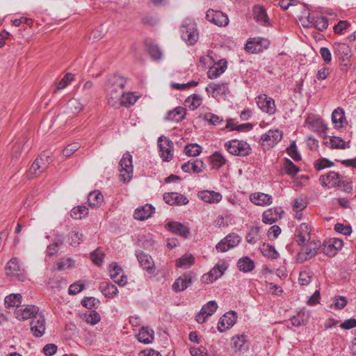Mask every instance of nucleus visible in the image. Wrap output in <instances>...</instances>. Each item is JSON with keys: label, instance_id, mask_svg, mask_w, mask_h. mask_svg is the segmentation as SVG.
Here are the masks:
<instances>
[{"label": "nucleus", "instance_id": "nucleus-25", "mask_svg": "<svg viewBox=\"0 0 356 356\" xmlns=\"http://www.w3.org/2000/svg\"><path fill=\"white\" fill-rule=\"evenodd\" d=\"M206 91L208 93H211L213 97L217 95H227L229 92L227 83H211L206 88Z\"/></svg>", "mask_w": 356, "mask_h": 356}, {"label": "nucleus", "instance_id": "nucleus-34", "mask_svg": "<svg viewBox=\"0 0 356 356\" xmlns=\"http://www.w3.org/2000/svg\"><path fill=\"white\" fill-rule=\"evenodd\" d=\"M99 289L105 297L109 298H114L118 293L117 286L111 282H103L100 284Z\"/></svg>", "mask_w": 356, "mask_h": 356}, {"label": "nucleus", "instance_id": "nucleus-3", "mask_svg": "<svg viewBox=\"0 0 356 356\" xmlns=\"http://www.w3.org/2000/svg\"><path fill=\"white\" fill-rule=\"evenodd\" d=\"M225 147L229 153L234 156H247L252 152L250 145L243 140H231L225 143Z\"/></svg>", "mask_w": 356, "mask_h": 356}, {"label": "nucleus", "instance_id": "nucleus-50", "mask_svg": "<svg viewBox=\"0 0 356 356\" xmlns=\"http://www.w3.org/2000/svg\"><path fill=\"white\" fill-rule=\"evenodd\" d=\"M211 162L213 167L218 169L225 164L226 159L220 152H215L211 156Z\"/></svg>", "mask_w": 356, "mask_h": 356}, {"label": "nucleus", "instance_id": "nucleus-30", "mask_svg": "<svg viewBox=\"0 0 356 356\" xmlns=\"http://www.w3.org/2000/svg\"><path fill=\"white\" fill-rule=\"evenodd\" d=\"M165 227L172 233L181 236L186 237L190 233L189 229L179 222H169Z\"/></svg>", "mask_w": 356, "mask_h": 356}, {"label": "nucleus", "instance_id": "nucleus-38", "mask_svg": "<svg viewBox=\"0 0 356 356\" xmlns=\"http://www.w3.org/2000/svg\"><path fill=\"white\" fill-rule=\"evenodd\" d=\"M238 269L243 273H248L254 268V262L249 257H243L237 262Z\"/></svg>", "mask_w": 356, "mask_h": 356}, {"label": "nucleus", "instance_id": "nucleus-16", "mask_svg": "<svg viewBox=\"0 0 356 356\" xmlns=\"http://www.w3.org/2000/svg\"><path fill=\"white\" fill-rule=\"evenodd\" d=\"M206 19L218 26H225L229 23L227 15L220 10H208Z\"/></svg>", "mask_w": 356, "mask_h": 356}, {"label": "nucleus", "instance_id": "nucleus-26", "mask_svg": "<svg viewBox=\"0 0 356 356\" xmlns=\"http://www.w3.org/2000/svg\"><path fill=\"white\" fill-rule=\"evenodd\" d=\"M154 211L155 208L152 204H146L144 206L136 209L134 217L136 220H145L151 217Z\"/></svg>", "mask_w": 356, "mask_h": 356}, {"label": "nucleus", "instance_id": "nucleus-35", "mask_svg": "<svg viewBox=\"0 0 356 356\" xmlns=\"http://www.w3.org/2000/svg\"><path fill=\"white\" fill-rule=\"evenodd\" d=\"M227 69V62L220 60L218 63L211 67L207 72V76L210 79H214L222 74Z\"/></svg>", "mask_w": 356, "mask_h": 356}, {"label": "nucleus", "instance_id": "nucleus-64", "mask_svg": "<svg viewBox=\"0 0 356 356\" xmlns=\"http://www.w3.org/2000/svg\"><path fill=\"white\" fill-rule=\"evenodd\" d=\"M104 257V254L99 249H97L90 253L91 260L98 266L101 265L103 262Z\"/></svg>", "mask_w": 356, "mask_h": 356}, {"label": "nucleus", "instance_id": "nucleus-55", "mask_svg": "<svg viewBox=\"0 0 356 356\" xmlns=\"http://www.w3.org/2000/svg\"><path fill=\"white\" fill-rule=\"evenodd\" d=\"M99 303V301L94 297H86L81 300L82 305L89 309L97 308Z\"/></svg>", "mask_w": 356, "mask_h": 356}, {"label": "nucleus", "instance_id": "nucleus-2", "mask_svg": "<svg viewBox=\"0 0 356 356\" xmlns=\"http://www.w3.org/2000/svg\"><path fill=\"white\" fill-rule=\"evenodd\" d=\"M181 38L189 45H194L199 38V32L195 22L191 19H186L181 26Z\"/></svg>", "mask_w": 356, "mask_h": 356}, {"label": "nucleus", "instance_id": "nucleus-40", "mask_svg": "<svg viewBox=\"0 0 356 356\" xmlns=\"http://www.w3.org/2000/svg\"><path fill=\"white\" fill-rule=\"evenodd\" d=\"M63 243V238L62 236L58 235L56 236L52 243L47 246V254L49 257H51L56 254L59 250V246L61 245Z\"/></svg>", "mask_w": 356, "mask_h": 356}, {"label": "nucleus", "instance_id": "nucleus-21", "mask_svg": "<svg viewBox=\"0 0 356 356\" xmlns=\"http://www.w3.org/2000/svg\"><path fill=\"white\" fill-rule=\"evenodd\" d=\"M108 270L110 277L114 282L121 286H124L127 284V278L126 275H122L119 279L117 277L118 275L122 273V268L118 265L117 263H111L109 265Z\"/></svg>", "mask_w": 356, "mask_h": 356}, {"label": "nucleus", "instance_id": "nucleus-59", "mask_svg": "<svg viewBox=\"0 0 356 356\" xmlns=\"http://www.w3.org/2000/svg\"><path fill=\"white\" fill-rule=\"evenodd\" d=\"M285 172L291 176L296 175L299 172V168L290 159H286L284 167Z\"/></svg>", "mask_w": 356, "mask_h": 356}, {"label": "nucleus", "instance_id": "nucleus-11", "mask_svg": "<svg viewBox=\"0 0 356 356\" xmlns=\"http://www.w3.org/2000/svg\"><path fill=\"white\" fill-rule=\"evenodd\" d=\"M283 137V132L280 129H270L260 138L261 145L267 147H273Z\"/></svg>", "mask_w": 356, "mask_h": 356}, {"label": "nucleus", "instance_id": "nucleus-54", "mask_svg": "<svg viewBox=\"0 0 356 356\" xmlns=\"http://www.w3.org/2000/svg\"><path fill=\"white\" fill-rule=\"evenodd\" d=\"M217 309V302L215 300H210L202 306L201 310L209 317L213 315Z\"/></svg>", "mask_w": 356, "mask_h": 356}, {"label": "nucleus", "instance_id": "nucleus-13", "mask_svg": "<svg viewBox=\"0 0 356 356\" xmlns=\"http://www.w3.org/2000/svg\"><path fill=\"white\" fill-rule=\"evenodd\" d=\"M31 330L35 337H42L46 330V320L42 313H39L35 318L32 319L31 323Z\"/></svg>", "mask_w": 356, "mask_h": 356}, {"label": "nucleus", "instance_id": "nucleus-56", "mask_svg": "<svg viewBox=\"0 0 356 356\" xmlns=\"http://www.w3.org/2000/svg\"><path fill=\"white\" fill-rule=\"evenodd\" d=\"M204 120L214 126L220 124L223 121L222 118L211 113H205L204 115Z\"/></svg>", "mask_w": 356, "mask_h": 356}, {"label": "nucleus", "instance_id": "nucleus-9", "mask_svg": "<svg viewBox=\"0 0 356 356\" xmlns=\"http://www.w3.org/2000/svg\"><path fill=\"white\" fill-rule=\"evenodd\" d=\"M195 278V274L193 271L184 273L175 280L172 289L176 293L182 292L193 284Z\"/></svg>", "mask_w": 356, "mask_h": 356}, {"label": "nucleus", "instance_id": "nucleus-18", "mask_svg": "<svg viewBox=\"0 0 356 356\" xmlns=\"http://www.w3.org/2000/svg\"><path fill=\"white\" fill-rule=\"evenodd\" d=\"M237 313L231 310L225 313L219 320L218 330L220 332L231 328L236 322Z\"/></svg>", "mask_w": 356, "mask_h": 356}, {"label": "nucleus", "instance_id": "nucleus-49", "mask_svg": "<svg viewBox=\"0 0 356 356\" xmlns=\"http://www.w3.org/2000/svg\"><path fill=\"white\" fill-rule=\"evenodd\" d=\"M82 318L91 325H95L100 321V315L95 310L86 312Z\"/></svg>", "mask_w": 356, "mask_h": 356}, {"label": "nucleus", "instance_id": "nucleus-61", "mask_svg": "<svg viewBox=\"0 0 356 356\" xmlns=\"http://www.w3.org/2000/svg\"><path fill=\"white\" fill-rule=\"evenodd\" d=\"M70 244L72 246H77L80 244L81 241H82L83 234L80 233L79 231L73 230L70 232Z\"/></svg>", "mask_w": 356, "mask_h": 356}, {"label": "nucleus", "instance_id": "nucleus-37", "mask_svg": "<svg viewBox=\"0 0 356 356\" xmlns=\"http://www.w3.org/2000/svg\"><path fill=\"white\" fill-rule=\"evenodd\" d=\"M136 257L143 269L147 271L153 269L154 261L149 255L141 251L136 252Z\"/></svg>", "mask_w": 356, "mask_h": 356}, {"label": "nucleus", "instance_id": "nucleus-44", "mask_svg": "<svg viewBox=\"0 0 356 356\" xmlns=\"http://www.w3.org/2000/svg\"><path fill=\"white\" fill-rule=\"evenodd\" d=\"M138 97L134 95L132 92L123 93L120 95L118 104H121L126 107H129L134 105L137 101Z\"/></svg>", "mask_w": 356, "mask_h": 356}, {"label": "nucleus", "instance_id": "nucleus-41", "mask_svg": "<svg viewBox=\"0 0 356 356\" xmlns=\"http://www.w3.org/2000/svg\"><path fill=\"white\" fill-rule=\"evenodd\" d=\"M308 122L312 130L318 132L323 136H325L327 127L321 119L317 118L310 120L309 118Z\"/></svg>", "mask_w": 356, "mask_h": 356}, {"label": "nucleus", "instance_id": "nucleus-52", "mask_svg": "<svg viewBox=\"0 0 356 356\" xmlns=\"http://www.w3.org/2000/svg\"><path fill=\"white\" fill-rule=\"evenodd\" d=\"M88 213V209L85 206H78L74 207L71 211L70 215L74 219H81Z\"/></svg>", "mask_w": 356, "mask_h": 356}, {"label": "nucleus", "instance_id": "nucleus-47", "mask_svg": "<svg viewBox=\"0 0 356 356\" xmlns=\"http://www.w3.org/2000/svg\"><path fill=\"white\" fill-rule=\"evenodd\" d=\"M22 296L19 293H13L5 298V305L6 307H19L22 303Z\"/></svg>", "mask_w": 356, "mask_h": 356}, {"label": "nucleus", "instance_id": "nucleus-60", "mask_svg": "<svg viewBox=\"0 0 356 356\" xmlns=\"http://www.w3.org/2000/svg\"><path fill=\"white\" fill-rule=\"evenodd\" d=\"M245 49L248 53L251 54H257L262 51V48L258 47V45H257L254 38H252L248 41V42L245 44Z\"/></svg>", "mask_w": 356, "mask_h": 356}, {"label": "nucleus", "instance_id": "nucleus-27", "mask_svg": "<svg viewBox=\"0 0 356 356\" xmlns=\"http://www.w3.org/2000/svg\"><path fill=\"white\" fill-rule=\"evenodd\" d=\"M232 344L235 352L244 353L247 351L249 348L247 336L245 334L232 337Z\"/></svg>", "mask_w": 356, "mask_h": 356}, {"label": "nucleus", "instance_id": "nucleus-29", "mask_svg": "<svg viewBox=\"0 0 356 356\" xmlns=\"http://www.w3.org/2000/svg\"><path fill=\"white\" fill-rule=\"evenodd\" d=\"M250 201L259 206H267L272 203V197L264 193H254L250 195Z\"/></svg>", "mask_w": 356, "mask_h": 356}, {"label": "nucleus", "instance_id": "nucleus-62", "mask_svg": "<svg viewBox=\"0 0 356 356\" xmlns=\"http://www.w3.org/2000/svg\"><path fill=\"white\" fill-rule=\"evenodd\" d=\"M288 154L296 161L301 160V156L298 153L296 143L293 141L286 149Z\"/></svg>", "mask_w": 356, "mask_h": 356}, {"label": "nucleus", "instance_id": "nucleus-48", "mask_svg": "<svg viewBox=\"0 0 356 356\" xmlns=\"http://www.w3.org/2000/svg\"><path fill=\"white\" fill-rule=\"evenodd\" d=\"M26 137H23L22 138L19 139L15 145L13 146L12 150H11V155L13 159H18L22 152L24 149V146L26 143Z\"/></svg>", "mask_w": 356, "mask_h": 356}, {"label": "nucleus", "instance_id": "nucleus-14", "mask_svg": "<svg viewBox=\"0 0 356 356\" xmlns=\"http://www.w3.org/2000/svg\"><path fill=\"white\" fill-rule=\"evenodd\" d=\"M334 55L341 61H347L353 56L351 48L343 42H334L332 45Z\"/></svg>", "mask_w": 356, "mask_h": 356}, {"label": "nucleus", "instance_id": "nucleus-53", "mask_svg": "<svg viewBox=\"0 0 356 356\" xmlns=\"http://www.w3.org/2000/svg\"><path fill=\"white\" fill-rule=\"evenodd\" d=\"M184 151L189 156H196L202 152V147L197 143H191L185 147Z\"/></svg>", "mask_w": 356, "mask_h": 356}, {"label": "nucleus", "instance_id": "nucleus-5", "mask_svg": "<svg viewBox=\"0 0 356 356\" xmlns=\"http://www.w3.org/2000/svg\"><path fill=\"white\" fill-rule=\"evenodd\" d=\"M120 175L121 180L124 182H128L131 180L133 175L132 156L126 152L123 154L120 161Z\"/></svg>", "mask_w": 356, "mask_h": 356}, {"label": "nucleus", "instance_id": "nucleus-51", "mask_svg": "<svg viewBox=\"0 0 356 356\" xmlns=\"http://www.w3.org/2000/svg\"><path fill=\"white\" fill-rule=\"evenodd\" d=\"M330 146L333 149H346L348 148L349 142L346 143L341 138L337 136H332L330 139Z\"/></svg>", "mask_w": 356, "mask_h": 356}, {"label": "nucleus", "instance_id": "nucleus-45", "mask_svg": "<svg viewBox=\"0 0 356 356\" xmlns=\"http://www.w3.org/2000/svg\"><path fill=\"white\" fill-rule=\"evenodd\" d=\"M195 263V258L191 254H186L177 261V266L187 269Z\"/></svg>", "mask_w": 356, "mask_h": 356}, {"label": "nucleus", "instance_id": "nucleus-23", "mask_svg": "<svg viewBox=\"0 0 356 356\" xmlns=\"http://www.w3.org/2000/svg\"><path fill=\"white\" fill-rule=\"evenodd\" d=\"M341 177L334 171H330L327 175H323L320 177V181L323 186L328 188L337 187L340 182Z\"/></svg>", "mask_w": 356, "mask_h": 356}, {"label": "nucleus", "instance_id": "nucleus-22", "mask_svg": "<svg viewBox=\"0 0 356 356\" xmlns=\"http://www.w3.org/2000/svg\"><path fill=\"white\" fill-rule=\"evenodd\" d=\"M311 228L306 223H302L295 232V239L298 245H302L310 239Z\"/></svg>", "mask_w": 356, "mask_h": 356}, {"label": "nucleus", "instance_id": "nucleus-7", "mask_svg": "<svg viewBox=\"0 0 356 356\" xmlns=\"http://www.w3.org/2000/svg\"><path fill=\"white\" fill-rule=\"evenodd\" d=\"M39 309L33 305H23L16 307L14 311L15 317L19 321H26L29 318H34L39 314Z\"/></svg>", "mask_w": 356, "mask_h": 356}, {"label": "nucleus", "instance_id": "nucleus-19", "mask_svg": "<svg viewBox=\"0 0 356 356\" xmlns=\"http://www.w3.org/2000/svg\"><path fill=\"white\" fill-rule=\"evenodd\" d=\"M284 211L282 207H276L267 209L262 216V220L266 224L271 225L282 218Z\"/></svg>", "mask_w": 356, "mask_h": 356}, {"label": "nucleus", "instance_id": "nucleus-20", "mask_svg": "<svg viewBox=\"0 0 356 356\" xmlns=\"http://www.w3.org/2000/svg\"><path fill=\"white\" fill-rule=\"evenodd\" d=\"M163 200L168 204L178 206L186 205L189 202L185 195L175 192L164 193Z\"/></svg>", "mask_w": 356, "mask_h": 356}, {"label": "nucleus", "instance_id": "nucleus-15", "mask_svg": "<svg viewBox=\"0 0 356 356\" xmlns=\"http://www.w3.org/2000/svg\"><path fill=\"white\" fill-rule=\"evenodd\" d=\"M5 272L8 276L21 280L24 277V270L19 264L18 259L12 258L5 267Z\"/></svg>", "mask_w": 356, "mask_h": 356}, {"label": "nucleus", "instance_id": "nucleus-57", "mask_svg": "<svg viewBox=\"0 0 356 356\" xmlns=\"http://www.w3.org/2000/svg\"><path fill=\"white\" fill-rule=\"evenodd\" d=\"M149 54L154 60H159L162 57V51L157 44H150L148 47Z\"/></svg>", "mask_w": 356, "mask_h": 356}, {"label": "nucleus", "instance_id": "nucleus-58", "mask_svg": "<svg viewBox=\"0 0 356 356\" xmlns=\"http://www.w3.org/2000/svg\"><path fill=\"white\" fill-rule=\"evenodd\" d=\"M74 79V75L72 73H67L63 78L57 83L56 90H60L67 87V86Z\"/></svg>", "mask_w": 356, "mask_h": 356}, {"label": "nucleus", "instance_id": "nucleus-46", "mask_svg": "<svg viewBox=\"0 0 356 356\" xmlns=\"http://www.w3.org/2000/svg\"><path fill=\"white\" fill-rule=\"evenodd\" d=\"M313 276L312 271L308 268H304L299 274L298 282L301 286H307L311 282Z\"/></svg>", "mask_w": 356, "mask_h": 356}, {"label": "nucleus", "instance_id": "nucleus-1", "mask_svg": "<svg viewBox=\"0 0 356 356\" xmlns=\"http://www.w3.org/2000/svg\"><path fill=\"white\" fill-rule=\"evenodd\" d=\"M127 81L124 77L119 74H111L107 77L104 90L106 94L108 103L112 106L118 105L122 89Z\"/></svg>", "mask_w": 356, "mask_h": 356}, {"label": "nucleus", "instance_id": "nucleus-63", "mask_svg": "<svg viewBox=\"0 0 356 356\" xmlns=\"http://www.w3.org/2000/svg\"><path fill=\"white\" fill-rule=\"evenodd\" d=\"M334 230L345 236H348L352 233V227L350 225H345L339 222L335 224Z\"/></svg>", "mask_w": 356, "mask_h": 356}, {"label": "nucleus", "instance_id": "nucleus-4", "mask_svg": "<svg viewBox=\"0 0 356 356\" xmlns=\"http://www.w3.org/2000/svg\"><path fill=\"white\" fill-rule=\"evenodd\" d=\"M227 268V263L225 260L218 261L209 273L202 276V282L205 284L213 282L224 274Z\"/></svg>", "mask_w": 356, "mask_h": 356}, {"label": "nucleus", "instance_id": "nucleus-42", "mask_svg": "<svg viewBox=\"0 0 356 356\" xmlns=\"http://www.w3.org/2000/svg\"><path fill=\"white\" fill-rule=\"evenodd\" d=\"M202 102V97L197 94H193L185 100V106L191 111L198 108Z\"/></svg>", "mask_w": 356, "mask_h": 356}, {"label": "nucleus", "instance_id": "nucleus-28", "mask_svg": "<svg viewBox=\"0 0 356 356\" xmlns=\"http://www.w3.org/2000/svg\"><path fill=\"white\" fill-rule=\"evenodd\" d=\"M204 168V162L199 159L191 160L181 165V170L185 172L199 173L202 172Z\"/></svg>", "mask_w": 356, "mask_h": 356}, {"label": "nucleus", "instance_id": "nucleus-31", "mask_svg": "<svg viewBox=\"0 0 356 356\" xmlns=\"http://www.w3.org/2000/svg\"><path fill=\"white\" fill-rule=\"evenodd\" d=\"M186 110L181 106H177L175 108L169 111L165 119L168 121L179 122L184 119Z\"/></svg>", "mask_w": 356, "mask_h": 356}, {"label": "nucleus", "instance_id": "nucleus-36", "mask_svg": "<svg viewBox=\"0 0 356 356\" xmlns=\"http://www.w3.org/2000/svg\"><path fill=\"white\" fill-rule=\"evenodd\" d=\"M154 332L148 327H143L137 334L138 340L143 343L149 344L154 340Z\"/></svg>", "mask_w": 356, "mask_h": 356}, {"label": "nucleus", "instance_id": "nucleus-39", "mask_svg": "<svg viewBox=\"0 0 356 356\" xmlns=\"http://www.w3.org/2000/svg\"><path fill=\"white\" fill-rule=\"evenodd\" d=\"M104 197L102 193L99 191H94L89 193L88 196V202L92 207H99L103 202Z\"/></svg>", "mask_w": 356, "mask_h": 356}, {"label": "nucleus", "instance_id": "nucleus-33", "mask_svg": "<svg viewBox=\"0 0 356 356\" xmlns=\"http://www.w3.org/2000/svg\"><path fill=\"white\" fill-rule=\"evenodd\" d=\"M199 197L208 203H218L222 200V195L220 193L213 191H204L199 193Z\"/></svg>", "mask_w": 356, "mask_h": 356}, {"label": "nucleus", "instance_id": "nucleus-6", "mask_svg": "<svg viewBox=\"0 0 356 356\" xmlns=\"http://www.w3.org/2000/svg\"><path fill=\"white\" fill-rule=\"evenodd\" d=\"M159 154L163 161L169 162L173 159L174 144L168 138L161 136L158 139Z\"/></svg>", "mask_w": 356, "mask_h": 356}, {"label": "nucleus", "instance_id": "nucleus-10", "mask_svg": "<svg viewBox=\"0 0 356 356\" xmlns=\"http://www.w3.org/2000/svg\"><path fill=\"white\" fill-rule=\"evenodd\" d=\"M321 245V244L319 241L309 242L305 248L302 249L298 252L296 259L298 263H303L314 257L316 255Z\"/></svg>", "mask_w": 356, "mask_h": 356}, {"label": "nucleus", "instance_id": "nucleus-17", "mask_svg": "<svg viewBox=\"0 0 356 356\" xmlns=\"http://www.w3.org/2000/svg\"><path fill=\"white\" fill-rule=\"evenodd\" d=\"M252 14L254 19L261 26H271L269 17L266 8L261 5H254L252 8Z\"/></svg>", "mask_w": 356, "mask_h": 356}, {"label": "nucleus", "instance_id": "nucleus-32", "mask_svg": "<svg viewBox=\"0 0 356 356\" xmlns=\"http://www.w3.org/2000/svg\"><path fill=\"white\" fill-rule=\"evenodd\" d=\"M332 121L337 128H341L347 124L345 112L343 108H337L332 112Z\"/></svg>", "mask_w": 356, "mask_h": 356}, {"label": "nucleus", "instance_id": "nucleus-24", "mask_svg": "<svg viewBox=\"0 0 356 356\" xmlns=\"http://www.w3.org/2000/svg\"><path fill=\"white\" fill-rule=\"evenodd\" d=\"M307 22L309 24H312V26L320 31H325L328 26V19L325 16H314L313 15L309 14L307 16Z\"/></svg>", "mask_w": 356, "mask_h": 356}, {"label": "nucleus", "instance_id": "nucleus-12", "mask_svg": "<svg viewBox=\"0 0 356 356\" xmlns=\"http://www.w3.org/2000/svg\"><path fill=\"white\" fill-rule=\"evenodd\" d=\"M257 104L258 107L264 113L268 115H273L276 112L275 101L273 98L266 95H260L257 97Z\"/></svg>", "mask_w": 356, "mask_h": 356}, {"label": "nucleus", "instance_id": "nucleus-8", "mask_svg": "<svg viewBox=\"0 0 356 356\" xmlns=\"http://www.w3.org/2000/svg\"><path fill=\"white\" fill-rule=\"evenodd\" d=\"M51 162H52L51 157L46 153H42L31 165L29 170V174L35 176L40 175L46 170Z\"/></svg>", "mask_w": 356, "mask_h": 356}, {"label": "nucleus", "instance_id": "nucleus-43", "mask_svg": "<svg viewBox=\"0 0 356 356\" xmlns=\"http://www.w3.org/2000/svg\"><path fill=\"white\" fill-rule=\"evenodd\" d=\"M259 249L262 254L268 258L274 259L279 257V253L275 247L268 243H263Z\"/></svg>", "mask_w": 356, "mask_h": 356}]
</instances>
